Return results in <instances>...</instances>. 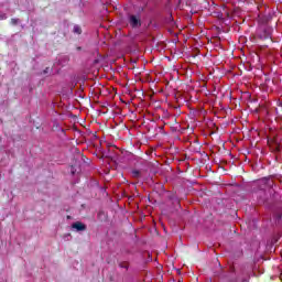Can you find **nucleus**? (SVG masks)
I'll list each match as a JSON object with an SVG mask.
<instances>
[{
  "mask_svg": "<svg viewBox=\"0 0 282 282\" xmlns=\"http://www.w3.org/2000/svg\"><path fill=\"white\" fill-rule=\"evenodd\" d=\"M129 23L131 28H141L142 20L140 19V15H129Z\"/></svg>",
  "mask_w": 282,
  "mask_h": 282,
  "instance_id": "f257e3e1",
  "label": "nucleus"
},
{
  "mask_svg": "<svg viewBox=\"0 0 282 282\" xmlns=\"http://www.w3.org/2000/svg\"><path fill=\"white\" fill-rule=\"evenodd\" d=\"M72 228L77 232H85V230H87V225L83 224L82 221H76L72 225Z\"/></svg>",
  "mask_w": 282,
  "mask_h": 282,
  "instance_id": "f03ea898",
  "label": "nucleus"
},
{
  "mask_svg": "<svg viewBox=\"0 0 282 282\" xmlns=\"http://www.w3.org/2000/svg\"><path fill=\"white\" fill-rule=\"evenodd\" d=\"M73 32H74L75 34H82V33H83V30L80 29V26L75 25L74 29H73Z\"/></svg>",
  "mask_w": 282,
  "mask_h": 282,
  "instance_id": "7ed1b4c3",
  "label": "nucleus"
},
{
  "mask_svg": "<svg viewBox=\"0 0 282 282\" xmlns=\"http://www.w3.org/2000/svg\"><path fill=\"white\" fill-rule=\"evenodd\" d=\"M11 23H12V25H19V23H21V20L17 19V18H12Z\"/></svg>",
  "mask_w": 282,
  "mask_h": 282,
  "instance_id": "20e7f679",
  "label": "nucleus"
},
{
  "mask_svg": "<svg viewBox=\"0 0 282 282\" xmlns=\"http://www.w3.org/2000/svg\"><path fill=\"white\" fill-rule=\"evenodd\" d=\"M132 177H135V178L140 177V171L133 170L132 171Z\"/></svg>",
  "mask_w": 282,
  "mask_h": 282,
  "instance_id": "39448f33",
  "label": "nucleus"
},
{
  "mask_svg": "<svg viewBox=\"0 0 282 282\" xmlns=\"http://www.w3.org/2000/svg\"><path fill=\"white\" fill-rule=\"evenodd\" d=\"M1 19H8V15L6 13H2Z\"/></svg>",
  "mask_w": 282,
  "mask_h": 282,
  "instance_id": "423d86ee",
  "label": "nucleus"
},
{
  "mask_svg": "<svg viewBox=\"0 0 282 282\" xmlns=\"http://www.w3.org/2000/svg\"><path fill=\"white\" fill-rule=\"evenodd\" d=\"M278 219H281V215H278Z\"/></svg>",
  "mask_w": 282,
  "mask_h": 282,
  "instance_id": "0eeeda50",
  "label": "nucleus"
},
{
  "mask_svg": "<svg viewBox=\"0 0 282 282\" xmlns=\"http://www.w3.org/2000/svg\"><path fill=\"white\" fill-rule=\"evenodd\" d=\"M72 217L70 216H67V219H70Z\"/></svg>",
  "mask_w": 282,
  "mask_h": 282,
  "instance_id": "6e6552de",
  "label": "nucleus"
}]
</instances>
